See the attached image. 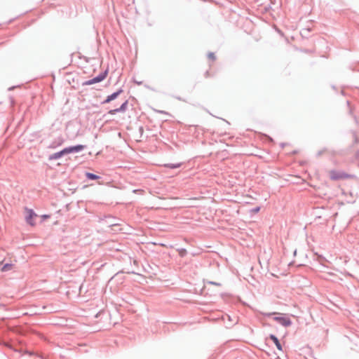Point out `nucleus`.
<instances>
[{"instance_id":"nucleus-10","label":"nucleus","mask_w":359,"mask_h":359,"mask_svg":"<svg viewBox=\"0 0 359 359\" xmlns=\"http://www.w3.org/2000/svg\"><path fill=\"white\" fill-rule=\"evenodd\" d=\"M13 268H14V264H6L5 265L3 266V267L1 268V270L2 272H6V271L12 270Z\"/></svg>"},{"instance_id":"nucleus-6","label":"nucleus","mask_w":359,"mask_h":359,"mask_svg":"<svg viewBox=\"0 0 359 359\" xmlns=\"http://www.w3.org/2000/svg\"><path fill=\"white\" fill-rule=\"evenodd\" d=\"M105 78V76L104 75H100L97 77H95L89 81H88L86 82V84L88 85H92V84H94L95 83H98V82H100L101 81H102Z\"/></svg>"},{"instance_id":"nucleus-5","label":"nucleus","mask_w":359,"mask_h":359,"mask_svg":"<svg viewBox=\"0 0 359 359\" xmlns=\"http://www.w3.org/2000/svg\"><path fill=\"white\" fill-rule=\"evenodd\" d=\"M127 105H128V101H126L124 103L122 104V105L119 108L116 109L110 110L109 111V114H114L116 112L125 111L126 109Z\"/></svg>"},{"instance_id":"nucleus-13","label":"nucleus","mask_w":359,"mask_h":359,"mask_svg":"<svg viewBox=\"0 0 359 359\" xmlns=\"http://www.w3.org/2000/svg\"><path fill=\"white\" fill-rule=\"evenodd\" d=\"M271 274L273 276H274L279 277V276H284L285 273H282V272H278V271H274V270H272Z\"/></svg>"},{"instance_id":"nucleus-3","label":"nucleus","mask_w":359,"mask_h":359,"mask_svg":"<svg viewBox=\"0 0 359 359\" xmlns=\"http://www.w3.org/2000/svg\"><path fill=\"white\" fill-rule=\"evenodd\" d=\"M36 216H37L36 214L32 210H29L27 211V215L26 217V220H27V223H29L32 226H34L35 224L34 222V219Z\"/></svg>"},{"instance_id":"nucleus-9","label":"nucleus","mask_w":359,"mask_h":359,"mask_svg":"<svg viewBox=\"0 0 359 359\" xmlns=\"http://www.w3.org/2000/svg\"><path fill=\"white\" fill-rule=\"evenodd\" d=\"M121 92V90L114 93L111 94V95H109L107 97V99L104 100V103H108V102H111V100L116 99Z\"/></svg>"},{"instance_id":"nucleus-15","label":"nucleus","mask_w":359,"mask_h":359,"mask_svg":"<svg viewBox=\"0 0 359 359\" xmlns=\"http://www.w3.org/2000/svg\"><path fill=\"white\" fill-rule=\"evenodd\" d=\"M66 151V149H64L62 151L60 152V153H56L54 154L55 156V158H57V157H60L61 156V154L62 153H65Z\"/></svg>"},{"instance_id":"nucleus-12","label":"nucleus","mask_w":359,"mask_h":359,"mask_svg":"<svg viewBox=\"0 0 359 359\" xmlns=\"http://www.w3.org/2000/svg\"><path fill=\"white\" fill-rule=\"evenodd\" d=\"M181 164L180 163H177V164H166L165 165V167L167 168H172V169H174V168H177L179 167H180Z\"/></svg>"},{"instance_id":"nucleus-14","label":"nucleus","mask_w":359,"mask_h":359,"mask_svg":"<svg viewBox=\"0 0 359 359\" xmlns=\"http://www.w3.org/2000/svg\"><path fill=\"white\" fill-rule=\"evenodd\" d=\"M186 253H187V251H186V250H184V249L180 250L179 251V254H180V255L181 257L184 256V255H185Z\"/></svg>"},{"instance_id":"nucleus-19","label":"nucleus","mask_w":359,"mask_h":359,"mask_svg":"<svg viewBox=\"0 0 359 359\" xmlns=\"http://www.w3.org/2000/svg\"><path fill=\"white\" fill-rule=\"evenodd\" d=\"M6 346L7 347H8L9 348H11V349L12 348V346H11V345H10V344H6Z\"/></svg>"},{"instance_id":"nucleus-1","label":"nucleus","mask_w":359,"mask_h":359,"mask_svg":"<svg viewBox=\"0 0 359 359\" xmlns=\"http://www.w3.org/2000/svg\"><path fill=\"white\" fill-rule=\"evenodd\" d=\"M329 177L332 180H340L350 178L351 176L345 172L332 170L329 171Z\"/></svg>"},{"instance_id":"nucleus-7","label":"nucleus","mask_w":359,"mask_h":359,"mask_svg":"<svg viewBox=\"0 0 359 359\" xmlns=\"http://www.w3.org/2000/svg\"><path fill=\"white\" fill-rule=\"evenodd\" d=\"M269 339L274 343V344L276 345V346L277 347V348L279 351L283 350L282 346H281L278 339L276 336L271 334V335H270Z\"/></svg>"},{"instance_id":"nucleus-11","label":"nucleus","mask_w":359,"mask_h":359,"mask_svg":"<svg viewBox=\"0 0 359 359\" xmlns=\"http://www.w3.org/2000/svg\"><path fill=\"white\" fill-rule=\"evenodd\" d=\"M86 176L89 179V180H98L100 178V176L98 175H96L95 174H93V173H90V172H86Z\"/></svg>"},{"instance_id":"nucleus-4","label":"nucleus","mask_w":359,"mask_h":359,"mask_svg":"<svg viewBox=\"0 0 359 359\" xmlns=\"http://www.w3.org/2000/svg\"><path fill=\"white\" fill-rule=\"evenodd\" d=\"M127 105H128V101H126L124 103L122 104V105L119 108L116 109L110 110L109 111V114H114L116 112L125 111L126 109Z\"/></svg>"},{"instance_id":"nucleus-17","label":"nucleus","mask_w":359,"mask_h":359,"mask_svg":"<svg viewBox=\"0 0 359 359\" xmlns=\"http://www.w3.org/2000/svg\"><path fill=\"white\" fill-rule=\"evenodd\" d=\"M177 299L179 300L183 301V302H188V300L184 299V298H182V297H177Z\"/></svg>"},{"instance_id":"nucleus-2","label":"nucleus","mask_w":359,"mask_h":359,"mask_svg":"<svg viewBox=\"0 0 359 359\" xmlns=\"http://www.w3.org/2000/svg\"><path fill=\"white\" fill-rule=\"evenodd\" d=\"M273 320L285 327L290 325L292 323L290 319L285 316H276Z\"/></svg>"},{"instance_id":"nucleus-18","label":"nucleus","mask_w":359,"mask_h":359,"mask_svg":"<svg viewBox=\"0 0 359 359\" xmlns=\"http://www.w3.org/2000/svg\"><path fill=\"white\" fill-rule=\"evenodd\" d=\"M41 217H42L43 219H47V218H48V217H49V215H42V216H41Z\"/></svg>"},{"instance_id":"nucleus-16","label":"nucleus","mask_w":359,"mask_h":359,"mask_svg":"<svg viewBox=\"0 0 359 359\" xmlns=\"http://www.w3.org/2000/svg\"><path fill=\"white\" fill-rule=\"evenodd\" d=\"M208 57H209V58H210L211 60H215V56L214 53H210V54L208 55Z\"/></svg>"},{"instance_id":"nucleus-8","label":"nucleus","mask_w":359,"mask_h":359,"mask_svg":"<svg viewBox=\"0 0 359 359\" xmlns=\"http://www.w3.org/2000/svg\"><path fill=\"white\" fill-rule=\"evenodd\" d=\"M84 148L83 145L69 147V154H73L81 151Z\"/></svg>"}]
</instances>
